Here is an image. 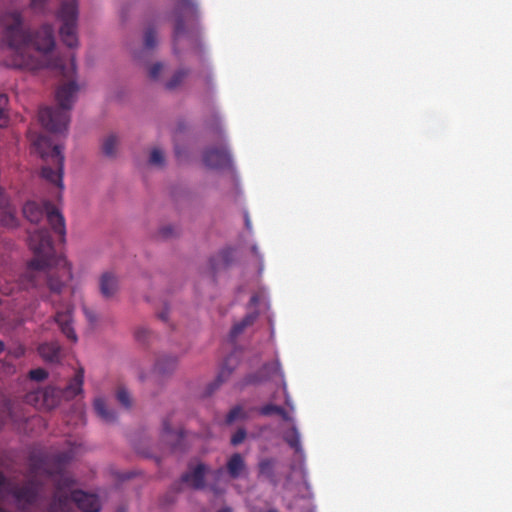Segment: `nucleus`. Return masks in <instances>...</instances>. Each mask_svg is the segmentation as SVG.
<instances>
[{"instance_id": "nucleus-48", "label": "nucleus", "mask_w": 512, "mask_h": 512, "mask_svg": "<svg viewBox=\"0 0 512 512\" xmlns=\"http://www.w3.org/2000/svg\"><path fill=\"white\" fill-rule=\"evenodd\" d=\"M172 231H173L172 227L166 226L160 230V234L162 235V237L167 238L172 235Z\"/></svg>"}, {"instance_id": "nucleus-37", "label": "nucleus", "mask_w": 512, "mask_h": 512, "mask_svg": "<svg viewBox=\"0 0 512 512\" xmlns=\"http://www.w3.org/2000/svg\"><path fill=\"white\" fill-rule=\"evenodd\" d=\"M149 162L152 165L163 166L165 162L163 152L158 148H154L150 153Z\"/></svg>"}, {"instance_id": "nucleus-57", "label": "nucleus", "mask_w": 512, "mask_h": 512, "mask_svg": "<svg viewBox=\"0 0 512 512\" xmlns=\"http://www.w3.org/2000/svg\"><path fill=\"white\" fill-rule=\"evenodd\" d=\"M24 353V349L20 348L19 351L17 352V356H20Z\"/></svg>"}, {"instance_id": "nucleus-6", "label": "nucleus", "mask_w": 512, "mask_h": 512, "mask_svg": "<svg viewBox=\"0 0 512 512\" xmlns=\"http://www.w3.org/2000/svg\"><path fill=\"white\" fill-rule=\"evenodd\" d=\"M56 107H44L39 110V121L49 132H61L64 128V84L56 90Z\"/></svg>"}, {"instance_id": "nucleus-3", "label": "nucleus", "mask_w": 512, "mask_h": 512, "mask_svg": "<svg viewBox=\"0 0 512 512\" xmlns=\"http://www.w3.org/2000/svg\"><path fill=\"white\" fill-rule=\"evenodd\" d=\"M28 234V245L34 258L22 275V283L25 287H34L38 285V276L55 263V250L48 230L35 228L29 230Z\"/></svg>"}, {"instance_id": "nucleus-15", "label": "nucleus", "mask_w": 512, "mask_h": 512, "mask_svg": "<svg viewBox=\"0 0 512 512\" xmlns=\"http://www.w3.org/2000/svg\"><path fill=\"white\" fill-rule=\"evenodd\" d=\"M177 365V357L172 355H162L157 359L154 371L161 376L170 375L176 370Z\"/></svg>"}, {"instance_id": "nucleus-50", "label": "nucleus", "mask_w": 512, "mask_h": 512, "mask_svg": "<svg viewBox=\"0 0 512 512\" xmlns=\"http://www.w3.org/2000/svg\"><path fill=\"white\" fill-rule=\"evenodd\" d=\"M163 430H164V433L167 435H170L172 433V430H171L169 424L167 423V421H164V423H163Z\"/></svg>"}, {"instance_id": "nucleus-52", "label": "nucleus", "mask_w": 512, "mask_h": 512, "mask_svg": "<svg viewBox=\"0 0 512 512\" xmlns=\"http://www.w3.org/2000/svg\"><path fill=\"white\" fill-rule=\"evenodd\" d=\"M245 225H246V228L248 230L251 229V221H250L249 216L247 214L245 215Z\"/></svg>"}, {"instance_id": "nucleus-13", "label": "nucleus", "mask_w": 512, "mask_h": 512, "mask_svg": "<svg viewBox=\"0 0 512 512\" xmlns=\"http://www.w3.org/2000/svg\"><path fill=\"white\" fill-rule=\"evenodd\" d=\"M206 470V466L199 463L192 471L184 473L181 480L184 483H189L195 489H202L205 486L204 477Z\"/></svg>"}, {"instance_id": "nucleus-64", "label": "nucleus", "mask_w": 512, "mask_h": 512, "mask_svg": "<svg viewBox=\"0 0 512 512\" xmlns=\"http://www.w3.org/2000/svg\"><path fill=\"white\" fill-rule=\"evenodd\" d=\"M268 512H276L275 510H269Z\"/></svg>"}, {"instance_id": "nucleus-59", "label": "nucleus", "mask_w": 512, "mask_h": 512, "mask_svg": "<svg viewBox=\"0 0 512 512\" xmlns=\"http://www.w3.org/2000/svg\"><path fill=\"white\" fill-rule=\"evenodd\" d=\"M183 436H184L183 431H182V430H181V431H179V433H178V437H179V438H183Z\"/></svg>"}, {"instance_id": "nucleus-24", "label": "nucleus", "mask_w": 512, "mask_h": 512, "mask_svg": "<svg viewBox=\"0 0 512 512\" xmlns=\"http://www.w3.org/2000/svg\"><path fill=\"white\" fill-rule=\"evenodd\" d=\"M38 352L45 361L54 362L59 358L60 348L56 343H43L38 347Z\"/></svg>"}, {"instance_id": "nucleus-8", "label": "nucleus", "mask_w": 512, "mask_h": 512, "mask_svg": "<svg viewBox=\"0 0 512 512\" xmlns=\"http://www.w3.org/2000/svg\"><path fill=\"white\" fill-rule=\"evenodd\" d=\"M283 376L280 363L274 361L266 363L258 371L246 375L240 385L243 388L248 385H259L267 381L275 380L276 378L283 380Z\"/></svg>"}, {"instance_id": "nucleus-51", "label": "nucleus", "mask_w": 512, "mask_h": 512, "mask_svg": "<svg viewBox=\"0 0 512 512\" xmlns=\"http://www.w3.org/2000/svg\"><path fill=\"white\" fill-rule=\"evenodd\" d=\"M159 318L162 320V321H167L168 320V311H163L159 314Z\"/></svg>"}, {"instance_id": "nucleus-41", "label": "nucleus", "mask_w": 512, "mask_h": 512, "mask_svg": "<svg viewBox=\"0 0 512 512\" xmlns=\"http://www.w3.org/2000/svg\"><path fill=\"white\" fill-rule=\"evenodd\" d=\"M8 103L6 95L0 94V126H4L7 123V116L5 109Z\"/></svg>"}, {"instance_id": "nucleus-34", "label": "nucleus", "mask_w": 512, "mask_h": 512, "mask_svg": "<svg viewBox=\"0 0 512 512\" xmlns=\"http://www.w3.org/2000/svg\"><path fill=\"white\" fill-rule=\"evenodd\" d=\"M82 450L83 447L80 444H77L76 442L72 443L71 441L66 439V464L68 463V461L79 456Z\"/></svg>"}, {"instance_id": "nucleus-9", "label": "nucleus", "mask_w": 512, "mask_h": 512, "mask_svg": "<svg viewBox=\"0 0 512 512\" xmlns=\"http://www.w3.org/2000/svg\"><path fill=\"white\" fill-rule=\"evenodd\" d=\"M77 19L78 0H66V48L78 46Z\"/></svg>"}, {"instance_id": "nucleus-60", "label": "nucleus", "mask_w": 512, "mask_h": 512, "mask_svg": "<svg viewBox=\"0 0 512 512\" xmlns=\"http://www.w3.org/2000/svg\"><path fill=\"white\" fill-rule=\"evenodd\" d=\"M117 512H126V509H125V508H123V507H120V508L117 510Z\"/></svg>"}, {"instance_id": "nucleus-7", "label": "nucleus", "mask_w": 512, "mask_h": 512, "mask_svg": "<svg viewBox=\"0 0 512 512\" xmlns=\"http://www.w3.org/2000/svg\"><path fill=\"white\" fill-rule=\"evenodd\" d=\"M72 483L71 477L66 472V508L70 502H73L83 512H99L101 510L99 497L82 490L70 491ZM66 512L68 511L66 510Z\"/></svg>"}, {"instance_id": "nucleus-47", "label": "nucleus", "mask_w": 512, "mask_h": 512, "mask_svg": "<svg viewBox=\"0 0 512 512\" xmlns=\"http://www.w3.org/2000/svg\"><path fill=\"white\" fill-rule=\"evenodd\" d=\"M48 285L50 289L54 292L60 293L62 291V284L61 283H54L52 278H49Z\"/></svg>"}, {"instance_id": "nucleus-30", "label": "nucleus", "mask_w": 512, "mask_h": 512, "mask_svg": "<svg viewBox=\"0 0 512 512\" xmlns=\"http://www.w3.org/2000/svg\"><path fill=\"white\" fill-rule=\"evenodd\" d=\"M41 174L46 180L57 184L58 187H62L61 168L59 171H55L51 167L44 166L42 167Z\"/></svg>"}, {"instance_id": "nucleus-46", "label": "nucleus", "mask_w": 512, "mask_h": 512, "mask_svg": "<svg viewBox=\"0 0 512 512\" xmlns=\"http://www.w3.org/2000/svg\"><path fill=\"white\" fill-rule=\"evenodd\" d=\"M55 321L59 326L61 332H64V315L61 312H57L55 315Z\"/></svg>"}, {"instance_id": "nucleus-35", "label": "nucleus", "mask_w": 512, "mask_h": 512, "mask_svg": "<svg viewBox=\"0 0 512 512\" xmlns=\"http://www.w3.org/2000/svg\"><path fill=\"white\" fill-rule=\"evenodd\" d=\"M145 48L151 50L157 45L156 31L152 27H148L144 33Z\"/></svg>"}, {"instance_id": "nucleus-27", "label": "nucleus", "mask_w": 512, "mask_h": 512, "mask_svg": "<svg viewBox=\"0 0 512 512\" xmlns=\"http://www.w3.org/2000/svg\"><path fill=\"white\" fill-rule=\"evenodd\" d=\"M257 318V314L250 313L247 314L240 322L235 323L231 329V337L236 338L239 334H241L246 327L252 325Z\"/></svg>"}, {"instance_id": "nucleus-21", "label": "nucleus", "mask_w": 512, "mask_h": 512, "mask_svg": "<svg viewBox=\"0 0 512 512\" xmlns=\"http://www.w3.org/2000/svg\"><path fill=\"white\" fill-rule=\"evenodd\" d=\"M277 461L273 458H263L258 463L259 476L265 477L270 483L276 484V468Z\"/></svg>"}, {"instance_id": "nucleus-32", "label": "nucleus", "mask_w": 512, "mask_h": 512, "mask_svg": "<svg viewBox=\"0 0 512 512\" xmlns=\"http://www.w3.org/2000/svg\"><path fill=\"white\" fill-rule=\"evenodd\" d=\"M48 512H64V494L61 491V485L58 484L54 500L50 504Z\"/></svg>"}, {"instance_id": "nucleus-14", "label": "nucleus", "mask_w": 512, "mask_h": 512, "mask_svg": "<svg viewBox=\"0 0 512 512\" xmlns=\"http://www.w3.org/2000/svg\"><path fill=\"white\" fill-rule=\"evenodd\" d=\"M83 382H84V368L82 366H78L75 368V373L70 379L69 383L66 384V400L69 397H76L78 395H82L83 393Z\"/></svg>"}, {"instance_id": "nucleus-2", "label": "nucleus", "mask_w": 512, "mask_h": 512, "mask_svg": "<svg viewBox=\"0 0 512 512\" xmlns=\"http://www.w3.org/2000/svg\"><path fill=\"white\" fill-rule=\"evenodd\" d=\"M64 471V455L49 457L42 453L33 452L29 456L28 479L22 485H10L2 472H0V507L3 505L6 494L12 495L17 508L28 510L38 499L40 479L56 480Z\"/></svg>"}, {"instance_id": "nucleus-16", "label": "nucleus", "mask_w": 512, "mask_h": 512, "mask_svg": "<svg viewBox=\"0 0 512 512\" xmlns=\"http://www.w3.org/2000/svg\"><path fill=\"white\" fill-rule=\"evenodd\" d=\"M94 410L97 416L106 423H114L117 420L116 412L111 409L104 398L98 397L93 403Z\"/></svg>"}, {"instance_id": "nucleus-42", "label": "nucleus", "mask_w": 512, "mask_h": 512, "mask_svg": "<svg viewBox=\"0 0 512 512\" xmlns=\"http://www.w3.org/2000/svg\"><path fill=\"white\" fill-rule=\"evenodd\" d=\"M246 430L244 428H239L231 437V444L233 446H237L241 444L246 438Z\"/></svg>"}, {"instance_id": "nucleus-5", "label": "nucleus", "mask_w": 512, "mask_h": 512, "mask_svg": "<svg viewBox=\"0 0 512 512\" xmlns=\"http://www.w3.org/2000/svg\"><path fill=\"white\" fill-rule=\"evenodd\" d=\"M23 215L31 223H38L46 217L51 227L64 237V218L61 212L50 202L27 201L23 206Z\"/></svg>"}, {"instance_id": "nucleus-18", "label": "nucleus", "mask_w": 512, "mask_h": 512, "mask_svg": "<svg viewBox=\"0 0 512 512\" xmlns=\"http://www.w3.org/2000/svg\"><path fill=\"white\" fill-rule=\"evenodd\" d=\"M232 362V357H227L222 365V367L220 368V371L216 377V380L214 383L210 384L208 389V393H212L214 390H216L222 383H224L225 381H227L230 376L232 375L234 369H235V365L234 364H231Z\"/></svg>"}, {"instance_id": "nucleus-43", "label": "nucleus", "mask_w": 512, "mask_h": 512, "mask_svg": "<svg viewBox=\"0 0 512 512\" xmlns=\"http://www.w3.org/2000/svg\"><path fill=\"white\" fill-rule=\"evenodd\" d=\"M162 69H163L162 63L158 62V63L153 64L149 69V77L153 80H156L159 77Z\"/></svg>"}, {"instance_id": "nucleus-19", "label": "nucleus", "mask_w": 512, "mask_h": 512, "mask_svg": "<svg viewBox=\"0 0 512 512\" xmlns=\"http://www.w3.org/2000/svg\"><path fill=\"white\" fill-rule=\"evenodd\" d=\"M118 289V280L111 272H105L100 278V291L105 298L112 297Z\"/></svg>"}, {"instance_id": "nucleus-39", "label": "nucleus", "mask_w": 512, "mask_h": 512, "mask_svg": "<svg viewBox=\"0 0 512 512\" xmlns=\"http://www.w3.org/2000/svg\"><path fill=\"white\" fill-rule=\"evenodd\" d=\"M66 341H71L72 343H76L78 338L74 328L71 326L70 319L68 317V309L66 308Z\"/></svg>"}, {"instance_id": "nucleus-4", "label": "nucleus", "mask_w": 512, "mask_h": 512, "mask_svg": "<svg viewBox=\"0 0 512 512\" xmlns=\"http://www.w3.org/2000/svg\"><path fill=\"white\" fill-rule=\"evenodd\" d=\"M176 23L173 33V51L179 56L183 48H189L194 53L202 56L200 30L197 25L187 27L185 19L192 21L198 19V6L194 0H176Z\"/></svg>"}, {"instance_id": "nucleus-29", "label": "nucleus", "mask_w": 512, "mask_h": 512, "mask_svg": "<svg viewBox=\"0 0 512 512\" xmlns=\"http://www.w3.org/2000/svg\"><path fill=\"white\" fill-rule=\"evenodd\" d=\"M118 146L117 136L114 134L108 135L102 143V152L105 156L113 157L116 154Z\"/></svg>"}, {"instance_id": "nucleus-63", "label": "nucleus", "mask_w": 512, "mask_h": 512, "mask_svg": "<svg viewBox=\"0 0 512 512\" xmlns=\"http://www.w3.org/2000/svg\"><path fill=\"white\" fill-rule=\"evenodd\" d=\"M252 249H253V252H254V253H256V252H257V249H256V247H255V246H254Z\"/></svg>"}, {"instance_id": "nucleus-26", "label": "nucleus", "mask_w": 512, "mask_h": 512, "mask_svg": "<svg viewBox=\"0 0 512 512\" xmlns=\"http://www.w3.org/2000/svg\"><path fill=\"white\" fill-rule=\"evenodd\" d=\"M79 90V86L77 83L71 78L69 75L68 68L66 67V111L70 109L73 103V97L75 93Z\"/></svg>"}, {"instance_id": "nucleus-36", "label": "nucleus", "mask_w": 512, "mask_h": 512, "mask_svg": "<svg viewBox=\"0 0 512 512\" xmlns=\"http://www.w3.org/2000/svg\"><path fill=\"white\" fill-rule=\"evenodd\" d=\"M246 413L240 405L233 407L226 416V423L232 424L237 419H245Z\"/></svg>"}, {"instance_id": "nucleus-17", "label": "nucleus", "mask_w": 512, "mask_h": 512, "mask_svg": "<svg viewBox=\"0 0 512 512\" xmlns=\"http://www.w3.org/2000/svg\"><path fill=\"white\" fill-rule=\"evenodd\" d=\"M234 259V250L225 248L210 259V267L213 272L228 267Z\"/></svg>"}, {"instance_id": "nucleus-12", "label": "nucleus", "mask_w": 512, "mask_h": 512, "mask_svg": "<svg viewBox=\"0 0 512 512\" xmlns=\"http://www.w3.org/2000/svg\"><path fill=\"white\" fill-rule=\"evenodd\" d=\"M204 164L213 169L228 168L231 166V156L225 146L209 148L203 155Z\"/></svg>"}, {"instance_id": "nucleus-44", "label": "nucleus", "mask_w": 512, "mask_h": 512, "mask_svg": "<svg viewBox=\"0 0 512 512\" xmlns=\"http://www.w3.org/2000/svg\"><path fill=\"white\" fill-rule=\"evenodd\" d=\"M280 381L282 382V388H283V392H284V396H285V404L287 407H289L291 410H293L294 407L292 404L291 397L288 394L286 383H285L284 379L280 380Z\"/></svg>"}, {"instance_id": "nucleus-62", "label": "nucleus", "mask_w": 512, "mask_h": 512, "mask_svg": "<svg viewBox=\"0 0 512 512\" xmlns=\"http://www.w3.org/2000/svg\"><path fill=\"white\" fill-rule=\"evenodd\" d=\"M65 357H66V361H67V360H68V358L70 357V355L68 354V352H67V351H66Z\"/></svg>"}, {"instance_id": "nucleus-58", "label": "nucleus", "mask_w": 512, "mask_h": 512, "mask_svg": "<svg viewBox=\"0 0 512 512\" xmlns=\"http://www.w3.org/2000/svg\"><path fill=\"white\" fill-rule=\"evenodd\" d=\"M76 364H77L76 366H73V365H71V363H68V366H71V367H72V369L75 371V368H77L78 366H80V365L78 364V362H76Z\"/></svg>"}, {"instance_id": "nucleus-61", "label": "nucleus", "mask_w": 512, "mask_h": 512, "mask_svg": "<svg viewBox=\"0 0 512 512\" xmlns=\"http://www.w3.org/2000/svg\"><path fill=\"white\" fill-rule=\"evenodd\" d=\"M65 265H66V275H67L68 274V270H69L68 262L67 261L65 262Z\"/></svg>"}, {"instance_id": "nucleus-10", "label": "nucleus", "mask_w": 512, "mask_h": 512, "mask_svg": "<svg viewBox=\"0 0 512 512\" xmlns=\"http://www.w3.org/2000/svg\"><path fill=\"white\" fill-rule=\"evenodd\" d=\"M30 141L34 151L39 154L41 158L52 157L58 158L60 161L62 160L60 146L56 145L49 136L30 134Z\"/></svg>"}, {"instance_id": "nucleus-33", "label": "nucleus", "mask_w": 512, "mask_h": 512, "mask_svg": "<svg viewBox=\"0 0 512 512\" xmlns=\"http://www.w3.org/2000/svg\"><path fill=\"white\" fill-rule=\"evenodd\" d=\"M116 399L120 405L129 409L132 406V398L128 390L124 386H119L116 390Z\"/></svg>"}, {"instance_id": "nucleus-45", "label": "nucleus", "mask_w": 512, "mask_h": 512, "mask_svg": "<svg viewBox=\"0 0 512 512\" xmlns=\"http://www.w3.org/2000/svg\"><path fill=\"white\" fill-rule=\"evenodd\" d=\"M46 0H31V7L34 10L43 12L45 9Z\"/></svg>"}, {"instance_id": "nucleus-53", "label": "nucleus", "mask_w": 512, "mask_h": 512, "mask_svg": "<svg viewBox=\"0 0 512 512\" xmlns=\"http://www.w3.org/2000/svg\"><path fill=\"white\" fill-rule=\"evenodd\" d=\"M63 14H64V3H61L60 7L58 9V17L61 18Z\"/></svg>"}, {"instance_id": "nucleus-23", "label": "nucleus", "mask_w": 512, "mask_h": 512, "mask_svg": "<svg viewBox=\"0 0 512 512\" xmlns=\"http://www.w3.org/2000/svg\"><path fill=\"white\" fill-rule=\"evenodd\" d=\"M258 412L262 416H271L273 414L279 415L284 421L292 422L293 418L290 416V414L281 406L269 403L266 405H263L258 409Z\"/></svg>"}, {"instance_id": "nucleus-49", "label": "nucleus", "mask_w": 512, "mask_h": 512, "mask_svg": "<svg viewBox=\"0 0 512 512\" xmlns=\"http://www.w3.org/2000/svg\"><path fill=\"white\" fill-rule=\"evenodd\" d=\"M70 70L72 73L76 70L75 57L74 55H70Z\"/></svg>"}, {"instance_id": "nucleus-25", "label": "nucleus", "mask_w": 512, "mask_h": 512, "mask_svg": "<svg viewBox=\"0 0 512 512\" xmlns=\"http://www.w3.org/2000/svg\"><path fill=\"white\" fill-rule=\"evenodd\" d=\"M284 440L296 453L302 452L300 434L295 426L284 434Z\"/></svg>"}, {"instance_id": "nucleus-56", "label": "nucleus", "mask_w": 512, "mask_h": 512, "mask_svg": "<svg viewBox=\"0 0 512 512\" xmlns=\"http://www.w3.org/2000/svg\"><path fill=\"white\" fill-rule=\"evenodd\" d=\"M4 343L0 340V354L4 351Z\"/></svg>"}, {"instance_id": "nucleus-28", "label": "nucleus", "mask_w": 512, "mask_h": 512, "mask_svg": "<svg viewBox=\"0 0 512 512\" xmlns=\"http://www.w3.org/2000/svg\"><path fill=\"white\" fill-rule=\"evenodd\" d=\"M190 71L189 69L181 68L175 71L169 81L166 82L165 87L168 90H174L179 87L183 81L187 78Z\"/></svg>"}, {"instance_id": "nucleus-22", "label": "nucleus", "mask_w": 512, "mask_h": 512, "mask_svg": "<svg viewBox=\"0 0 512 512\" xmlns=\"http://www.w3.org/2000/svg\"><path fill=\"white\" fill-rule=\"evenodd\" d=\"M0 208L3 210L2 217L0 218V223L3 226H14L16 223V219L14 217L13 212L8 207L7 198H6L4 191L1 187H0Z\"/></svg>"}, {"instance_id": "nucleus-20", "label": "nucleus", "mask_w": 512, "mask_h": 512, "mask_svg": "<svg viewBox=\"0 0 512 512\" xmlns=\"http://www.w3.org/2000/svg\"><path fill=\"white\" fill-rule=\"evenodd\" d=\"M226 468L231 478H239L246 468V464L242 455L239 453H234L233 455H231V457L227 461Z\"/></svg>"}, {"instance_id": "nucleus-40", "label": "nucleus", "mask_w": 512, "mask_h": 512, "mask_svg": "<svg viewBox=\"0 0 512 512\" xmlns=\"http://www.w3.org/2000/svg\"><path fill=\"white\" fill-rule=\"evenodd\" d=\"M135 338L138 342L140 343H146L151 335V332L149 329H147L146 327H138L136 330H135Z\"/></svg>"}, {"instance_id": "nucleus-38", "label": "nucleus", "mask_w": 512, "mask_h": 512, "mask_svg": "<svg viewBox=\"0 0 512 512\" xmlns=\"http://www.w3.org/2000/svg\"><path fill=\"white\" fill-rule=\"evenodd\" d=\"M28 377L33 381L41 382L48 377V372L43 368H36L29 371Z\"/></svg>"}, {"instance_id": "nucleus-1", "label": "nucleus", "mask_w": 512, "mask_h": 512, "mask_svg": "<svg viewBox=\"0 0 512 512\" xmlns=\"http://www.w3.org/2000/svg\"><path fill=\"white\" fill-rule=\"evenodd\" d=\"M3 52L7 67L37 71L55 66L51 53L55 47L54 29L42 25L34 33L23 28L22 16L18 11L3 15Z\"/></svg>"}, {"instance_id": "nucleus-55", "label": "nucleus", "mask_w": 512, "mask_h": 512, "mask_svg": "<svg viewBox=\"0 0 512 512\" xmlns=\"http://www.w3.org/2000/svg\"><path fill=\"white\" fill-rule=\"evenodd\" d=\"M59 34L62 35L64 33V23H62L58 28Z\"/></svg>"}, {"instance_id": "nucleus-54", "label": "nucleus", "mask_w": 512, "mask_h": 512, "mask_svg": "<svg viewBox=\"0 0 512 512\" xmlns=\"http://www.w3.org/2000/svg\"><path fill=\"white\" fill-rule=\"evenodd\" d=\"M218 512H232V509L230 507H224L220 509Z\"/></svg>"}, {"instance_id": "nucleus-11", "label": "nucleus", "mask_w": 512, "mask_h": 512, "mask_svg": "<svg viewBox=\"0 0 512 512\" xmlns=\"http://www.w3.org/2000/svg\"><path fill=\"white\" fill-rule=\"evenodd\" d=\"M61 391L54 387H48L43 391L29 393L26 395L28 403L35 402V406L52 409L60 403Z\"/></svg>"}, {"instance_id": "nucleus-31", "label": "nucleus", "mask_w": 512, "mask_h": 512, "mask_svg": "<svg viewBox=\"0 0 512 512\" xmlns=\"http://www.w3.org/2000/svg\"><path fill=\"white\" fill-rule=\"evenodd\" d=\"M84 417H85L84 405L81 401L78 400L74 404L73 413H72V416H71V419L69 420V422L73 421V423L75 425L84 424L85 423ZM67 423H68V420L66 419V424Z\"/></svg>"}]
</instances>
